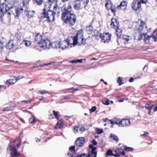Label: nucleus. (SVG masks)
<instances>
[{
    "instance_id": "nucleus-1",
    "label": "nucleus",
    "mask_w": 157,
    "mask_h": 157,
    "mask_svg": "<svg viewBox=\"0 0 157 157\" xmlns=\"http://www.w3.org/2000/svg\"><path fill=\"white\" fill-rule=\"evenodd\" d=\"M61 18L63 23L71 26L75 24L77 19L76 15L73 13L61 15Z\"/></svg>"
},
{
    "instance_id": "nucleus-2",
    "label": "nucleus",
    "mask_w": 157,
    "mask_h": 157,
    "mask_svg": "<svg viewBox=\"0 0 157 157\" xmlns=\"http://www.w3.org/2000/svg\"><path fill=\"white\" fill-rule=\"evenodd\" d=\"M83 31L82 30H80L77 32L76 36L73 37V44L74 46H75L77 44L79 45H84L86 44V39H84L83 36Z\"/></svg>"
},
{
    "instance_id": "nucleus-3",
    "label": "nucleus",
    "mask_w": 157,
    "mask_h": 157,
    "mask_svg": "<svg viewBox=\"0 0 157 157\" xmlns=\"http://www.w3.org/2000/svg\"><path fill=\"white\" fill-rule=\"evenodd\" d=\"M70 43L68 39L62 41L54 42L51 43H50V46L53 48H61L62 50L66 49L69 45Z\"/></svg>"
},
{
    "instance_id": "nucleus-4",
    "label": "nucleus",
    "mask_w": 157,
    "mask_h": 157,
    "mask_svg": "<svg viewBox=\"0 0 157 157\" xmlns=\"http://www.w3.org/2000/svg\"><path fill=\"white\" fill-rule=\"evenodd\" d=\"M42 36L40 33L36 34L35 38V41L36 43L38 44L41 48H44V49L48 48L49 44H48L49 42V40L47 39L42 41Z\"/></svg>"
},
{
    "instance_id": "nucleus-5",
    "label": "nucleus",
    "mask_w": 157,
    "mask_h": 157,
    "mask_svg": "<svg viewBox=\"0 0 157 157\" xmlns=\"http://www.w3.org/2000/svg\"><path fill=\"white\" fill-rule=\"evenodd\" d=\"M9 9L8 7L4 3L1 4L0 5V12L2 15L1 16V18H2V14L3 16H6L8 17V20H10V12H8L9 11ZM2 20V19L1 21Z\"/></svg>"
},
{
    "instance_id": "nucleus-6",
    "label": "nucleus",
    "mask_w": 157,
    "mask_h": 157,
    "mask_svg": "<svg viewBox=\"0 0 157 157\" xmlns=\"http://www.w3.org/2000/svg\"><path fill=\"white\" fill-rule=\"evenodd\" d=\"M23 11L22 8H16V7H12L9 9L8 12H10V14L13 15L16 17H18Z\"/></svg>"
},
{
    "instance_id": "nucleus-7",
    "label": "nucleus",
    "mask_w": 157,
    "mask_h": 157,
    "mask_svg": "<svg viewBox=\"0 0 157 157\" xmlns=\"http://www.w3.org/2000/svg\"><path fill=\"white\" fill-rule=\"evenodd\" d=\"M140 21L141 23L138 29V30L141 33H143L144 34L147 33L148 30L145 23L142 20H140Z\"/></svg>"
},
{
    "instance_id": "nucleus-8",
    "label": "nucleus",
    "mask_w": 157,
    "mask_h": 157,
    "mask_svg": "<svg viewBox=\"0 0 157 157\" xmlns=\"http://www.w3.org/2000/svg\"><path fill=\"white\" fill-rule=\"evenodd\" d=\"M119 123V127H124L130 125L131 123L129 119H124L120 121Z\"/></svg>"
},
{
    "instance_id": "nucleus-9",
    "label": "nucleus",
    "mask_w": 157,
    "mask_h": 157,
    "mask_svg": "<svg viewBox=\"0 0 157 157\" xmlns=\"http://www.w3.org/2000/svg\"><path fill=\"white\" fill-rule=\"evenodd\" d=\"M111 35L110 34L106 33L103 34H101L100 37L101 40H104V42L106 43L109 42V41L110 40V37Z\"/></svg>"
},
{
    "instance_id": "nucleus-10",
    "label": "nucleus",
    "mask_w": 157,
    "mask_h": 157,
    "mask_svg": "<svg viewBox=\"0 0 157 157\" xmlns=\"http://www.w3.org/2000/svg\"><path fill=\"white\" fill-rule=\"evenodd\" d=\"M141 7L140 2L135 0L132 4V7L134 10H137L140 8Z\"/></svg>"
},
{
    "instance_id": "nucleus-11",
    "label": "nucleus",
    "mask_w": 157,
    "mask_h": 157,
    "mask_svg": "<svg viewBox=\"0 0 157 157\" xmlns=\"http://www.w3.org/2000/svg\"><path fill=\"white\" fill-rule=\"evenodd\" d=\"M72 6L69 4L68 5H66L63 9V11L61 15H64L66 13H72Z\"/></svg>"
},
{
    "instance_id": "nucleus-12",
    "label": "nucleus",
    "mask_w": 157,
    "mask_h": 157,
    "mask_svg": "<svg viewBox=\"0 0 157 157\" xmlns=\"http://www.w3.org/2000/svg\"><path fill=\"white\" fill-rule=\"evenodd\" d=\"M111 27L114 29H116L119 26V23L116 18H112L111 20V23L110 24Z\"/></svg>"
},
{
    "instance_id": "nucleus-13",
    "label": "nucleus",
    "mask_w": 157,
    "mask_h": 157,
    "mask_svg": "<svg viewBox=\"0 0 157 157\" xmlns=\"http://www.w3.org/2000/svg\"><path fill=\"white\" fill-rule=\"evenodd\" d=\"M85 140L84 137H80L78 138L75 141V144L78 146H82L84 144Z\"/></svg>"
},
{
    "instance_id": "nucleus-14",
    "label": "nucleus",
    "mask_w": 157,
    "mask_h": 157,
    "mask_svg": "<svg viewBox=\"0 0 157 157\" xmlns=\"http://www.w3.org/2000/svg\"><path fill=\"white\" fill-rule=\"evenodd\" d=\"M49 9L45 8L44 9L42 13V17L47 19V21H49Z\"/></svg>"
},
{
    "instance_id": "nucleus-15",
    "label": "nucleus",
    "mask_w": 157,
    "mask_h": 157,
    "mask_svg": "<svg viewBox=\"0 0 157 157\" xmlns=\"http://www.w3.org/2000/svg\"><path fill=\"white\" fill-rule=\"evenodd\" d=\"M53 6L54 9L56 10L58 7L57 1L55 0H50V8Z\"/></svg>"
},
{
    "instance_id": "nucleus-16",
    "label": "nucleus",
    "mask_w": 157,
    "mask_h": 157,
    "mask_svg": "<svg viewBox=\"0 0 157 157\" xmlns=\"http://www.w3.org/2000/svg\"><path fill=\"white\" fill-rule=\"evenodd\" d=\"M127 4V3L126 1H123L121 2L120 4L117 6V8L119 10L123 9L124 10L126 8Z\"/></svg>"
},
{
    "instance_id": "nucleus-17",
    "label": "nucleus",
    "mask_w": 157,
    "mask_h": 157,
    "mask_svg": "<svg viewBox=\"0 0 157 157\" xmlns=\"http://www.w3.org/2000/svg\"><path fill=\"white\" fill-rule=\"evenodd\" d=\"M14 46V44L13 40H10L6 45V47L8 50L13 48Z\"/></svg>"
},
{
    "instance_id": "nucleus-18",
    "label": "nucleus",
    "mask_w": 157,
    "mask_h": 157,
    "mask_svg": "<svg viewBox=\"0 0 157 157\" xmlns=\"http://www.w3.org/2000/svg\"><path fill=\"white\" fill-rule=\"evenodd\" d=\"M50 22H52L55 20V16L56 15V12L50 10Z\"/></svg>"
},
{
    "instance_id": "nucleus-19",
    "label": "nucleus",
    "mask_w": 157,
    "mask_h": 157,
    "mask_svg": "<svg viewBox=\"0 0 157 157\" xmlns=\"http://www.w3.org/2000/svg\"><path fill=\"white\" fill-rule=\"evenodd\" d=\"M25 13L26 15L28 16V17L30 18L33 17L34 14L35 12L33 11L28 10L25 11Z\"/></svg>"
},
{
    "instance_id": "nucleus-20",
    "label": "nucleus",
    "mask_w": 157,
    "mask_h": 157,
    "mask_svg": "<svg viewBox=\"0 0 157 157\" xmlns=\"http://www.w3.org/2000/svg\"><path fill=\"white\" fill-rule=\"evenodd\" d=\"M116 33L117 37L121 38V37L122 31L121 29L119 28V26L116 29Z\"/></svg>"
},
{
    "instance_id": "nucleus-21",
    "label": "nucleus",
    "mask_w": 157,
    "mask_h": 157,
    "mask_svg": "<svg viewBox=\"0 0 157 157\" xmlns=\"http://www.w3.org/2000/svg\"><path fill=\"white\" fill-rule=\"evenodd\" d=\"M143 36H144V40L145 42L147 44H150V36L147 35V33H144Z\"/></svg>"
},
{
    "instance_id": "nucleus-22",
    "label": "nucleus",
    "mask_w": 157,
    "mask_h": 157,
    "mask_svg": "<svg viewBox=\"0 0 157 157\" xmlns=\"http://www.w3.org/2000/svg\"><path fill=\"white\" fill-rule=\"evenodd\" d=\"M105 6L107 9L108 10H110L112 7L111 1L109 0H106Z\"/></svg>"
},
{
    "instance_id": "nucleus-23",
    "label": "nucleus",
    "mask_w": 157,
    "mask_h": 157,
    "mask_svg": "<svg viewBox=\"0 0 157 157\" xmlns=\"http://www.w3.org/2000/svg\"><path fill=\"white\" fill-rule=\"evenodd\" d=\"M97 153L96 151H90V150H89L88 157H96L97 156Z\"/></svg>"
},
{
    "instance_id": "nucleus-24",
    "label": "nucleus",
    "mask_w": 157,
    "mask_h": 157,
    "mask_svg": "<svg viewBox=\"0 0 157 157\" xmlns=\"http://www.w3.org/2000/svg\"><path fill=\"white\" fill-rule=\"evenodd\" d=\"M107 156H114L116 157H119V155H114L112 152V151L111 150H108L106 153Z\"/></svg>"
},
{
    "instance_id": "nucleus-25",
    "label": "nucleus",
    "mask_w": 157,
    "mask_h": 157,
    "mask_svg": "<svg viewBox=\"0 0 157 157\" xmlns=\"http://www.w3.org/2000/svg\"><path fill=\"white\" fill-rule=\"evenodd\" d=\"M75 9L76 10H78L82 8L81 4L79 2H76L74 6Z\"/></svg>"
},
{
    "instance_id": "nucleus-26",
    "label": "nucleus",
    "mask_w": 157,
    "mask_h": 157,
    "mask_svg": "<svg viewBox=\"0 0 157 157\" xmlns=\"http://www.w3.org/2000/svg\"><path fill=\"white\" fill-rule=\"evenodd\" d=\"M108 121L112 124V125L111 126V128H113V126L114 124L118 125V126H119L120 124V121L119 122H118L116 120H113V121L109 120Z\"/></svg>"
},
{
    "instance_id": "nucleus-27",
    "label": "nucleus",
    "mask_w": 157,
    "mask_h": 157,
    "mask_svg": "<svg viewBox=\"0 0 157 157\" xmlns=\"http://www.w3.org/2000/svg\"><path fill=\"white\" fill-rule=\"evenodd\" d=\"M93 30V29L92 25H90L89 26L86 27V31L88 34H90Z\"/></svg>"
},
{
    "instance_id": "nucleus-28",
    "label": "nucleus",
    "mask_w": 157,
    "mask_h": 157,
    "mask_svg": "<svg viewBox=\"0 0 157 157\" xmlns=\"http://www.w3.org/2000/svg\"><path fill=\"white\" fill-rule=\"evenodd\" d=\"M110 136L113 140L116 141V142L118 141L119 140V138L118 136L116 135L111 134H110Z\"/></svg>"
},
{
    "instance_id": "nucleus-29",
    "label": "nucleus",
    "mask_w": 157,
    "mask_h": 157,
    "mask_svg": "<svg viewBox=\"0 0 157 157\" xmlns=\"http://www.w3.org/2000/svg\"><path fill=\"white\" fill-rule=\"evenodd\" d=\"M130 37L126 35L123 36L122 39L124 41V42L125 44H127V42L129 40Z\"/></svg>"
},
{
    "instance_id": "nucleus-30",
    "label": "nucleus",
    "mask_w": 157,
    "mask_h": 157,
    "mask_svg": "<svg viewBox=\"0 0 157 157\" xmlns=\"http://www.w3.org/2000/svg\"><path fill=\"white\" fill-rule=\"evenodd\" d=\"M23 44L26 46H29L31 45L32 42L30 41L24 40L23 41Z\"/></svg>"
},
{
    "instance_id": "nucleus-31",
    "label": "nucleus",
    "mask_w": 157,
    "mask_h": 157,
    "mask_svg": "<svg viewBox=\"0 0 157 157\" xmlns=\"http://www.w3.org/2000/svg\"><path fill=\"white\" fill-rule=\"evenodd\" d=\"M151 38L149 39L150 44H151L152 42H156L157 40V38L154 35H152L151 36H150Z\"/></svg>"
},
{
    "instance_id": "nucleus-32",
    "label": "nucleus",
    "mask_w": 157,
    "mask_h": 157,
    "mask_svg": "<svg viewBox=\"0 0 157 157\" xmlns=\"http://www.w3.org/2000/svg\"><path fill=\"white\" fill-rule=\"evenodd\" d=\"M14 38V40H17L19 41V42H20V40L21 39V35L18 33H17L15 34Z\"/></svg>"
},
{
    "instance_id": "nucleus-33",
    "label": "nucleus",
    "mask_w": 157,
    "mask_h": 157,
    "mask_svg": "<svg viewBox=\"0 0 157 157\" xmlns=\"http://www.w3.org/2000/svg\"><path fill=\"white\" fill-rule=\"evenodd\" d=\"M7 81L9 84L10 85H13L17 82L16 79L13 78L7 80Z\"/></svg>"
},
{
    "instance_id": "nucleus-34",
    "label": "nucleus",
    "mask_w": 157,
    "mask_h": 157,
    "mask_svg": "<svg viewBox=\"0 0 157 157\" xmlns=\"http://www.w3.org/2000/svg\"><path fill=\"white\" fill-rule=\"evenodd\" d=\"M63 127V124L60 122H58L56 125L55 126V128H61Z\"/></svg>"
},
{
    "instance_id": "nucleus-35",
    "label": "nucleus",
    "mask_w": 157,
    "mask_h": 157,
    "mask_svg": "<svg viewBox=\"0 0 157 157\" xmlns=\"http://www.w3.org/2000/svg\"><path fill=\"white\" fill-rule=\"evenodd\" d=\"M33 2L34 3L38 5H40L43 2V0H33Z\"/></svg>"
},
{
    "instance_id": "nucleus-36",
    "label": "nucleus",
    "mask_w": 157,
    "mask_h": 157,
    "mask_svg": "<svg viewBox=\"0 0 157 157\" xmlns=\"http://www.w3.org/2000/svg\"><path fill=\"white\" fill-rule=\"evenodd\" d=\"M154 106V105L152 104H147L145 105V107L146 109L148 110H150Z\"/></svg>"
},
{
    "instance_id": "nucleus-37",
    "label": "nucleus",
    "mask_w": 157,
    "mask_h": 157,
    "mask_svg": "<svg viewBox=\"0 0 157 157\" xmlns=\"http://www.w3.org/2000/svg\"><path fill=\"white\" fill-rule=\"evenodd\" d=\"M109 100L107 98H104L102 100V102L103 104L106 105H108L109 104Z\"/></svg>"
},
{
    "instance_id": "nucleus-38",
    "label": "nucleus",
    "mask_w": 157,
    "mask_h": 157,
    "mask_svg": "<svg viewBox=\"0 0 157 157\" xmlns=\"http://www.w3.org/2000/svg\"><path fill=\"white\" fill-rule=\"evenodd\" d=\"M124 149L126 151H132L133 150V148L129 147H128L126 146H123Z\"/></svg>"
},
{
    "instance_id": "nucleus-39",
    "label": "nucleus",
    "mask_w": 157,
    "mask_h": 157,
    "mask_svg": "<svg viewBox=\"0 0 157 157\" xmlns=\"http://www.w3.org/2000/svg\"><path fill=\"white\" fill-rule=\"evenodd\" d=\"M123 149L121 148H118L116 149L115 151L116 153V155H119V157L120 156V155L121 154V152L122 151Z\"/></svg>"
},
{
    "instance_id": "nucleus-40",
    "label": "nucleus",
    "mask_w": 157,
    "mask_h": 157,
    "mask_svg": "<svg viewBox=\"0 0 157 157\" xmlns=\"http://www.w3.org/2000/svg\"><path fill=\"white\" fill-rule=\"evenodd\" d=\"M53 113L54 115L55 116L56 118L58 120L60 117L59 115L58 114V112L56 111L55 110L53 111Z\"/></svg>"
},
{
    "instance_id": "nucleus-41",
    "label": "nucleus",
    "mask_w": 157,
    "mask_h": 157,
    "mask_svg": "<svg viewBox=\"0 0 157 157\" xmlns=\"http://www.w3.org/2000/svg\"><path fill=\"white\" fill-rule=\"evenodd\" d=\"M77 90H76L75 89H74L73 88H71L68 89L67 90H66L64 92L65 93L71 92Z\"/></svg>"
},
{
    "instance_id": "nucleus-42",
    "label": "nucleus",
    "mask_w": 157,
    "mask_h": 157,
    "mask_svg": "<svg viewBox=\"0 0 157 157\" xmlns=\"http://www.w3.org/2000/svg\"><path fill=\"white\" fill-rule=\"evenodd\" d=\"M90 148L91 149L90 151H95L96 149V147L92 144H90L89 146Z\"/></svg>"
},
{
    "instance_id": "nucleus-43",
    "label": "nucleus",
    "mask_w": 157,
    "mask_h": 157,
    "mask_svg": "<svg viewBox=\"0 0 157 157\" xmlns=\"http://www.w3.org/2000/svg\"><path fill=\"white\" fill-rule=\"evenodd\" d=\"M37 93L38 94H43L46 93L48 94V92L46 90H39Z\"/></svg>"
},
{
    "instance_id": "nucleus-44",
    "label": "nucleus",
    "mask_w": 157,
    "mask_h": 157,
    "mask_svg": "<svg viewBox=\"0 0 157 157\" xmlns=\"http://www.w3.org/2000/svg\"><path fill=\"white\" fill-rule=\"evenodd\" d=\"M97 134H100L103 132V131L102 129L98 128H96L95 129Z\"/></svg>"
},
{
    "instance_id": "nucleus-45",
    "label": "nucleus",
    "mask_w": 157,
    "mask_h": 157,
    "mask_svg": "<svg viewBox=\"0 0 157 157\" xmlns=\"http://www.w3.org/2000/svg\"><path fill=\"white\" fill-rule=\"evenodd\" d=\"M14 78H16L15 79L16 80V81H17V82L18 81V80H19L20 79H21V78H25V77L24 76H18V77H16V76H14Z\"/></svg>"
},
{
    "instance_id": "nucleus-46",
    "label": "nucleus",
    "mask_w": 157,
    "mask_h": 157,
    "mask_svg": "<svg viewBox=\"0 0 157 157\" xmlns=\"http://www.w3.org/2000/svg\"><path fill=\"white\" fill-rule=\"evenodd\" d=\"M69 150L71 152H75V147L74 146H72L70 147H69Z\"/></svg>"
},
{
    "instance_id": "nucleus-47",
    "label": "nucleus",
    "mask_w": 157,
    "mask_h": 157,
    "mask_svg": "<svg viewBox=\"0 0 157 157\" xmlns=\"http://www.w3.org/2000/svg\"><path fill=\"white\" fill-rule=\"evenodd\" d=\"M13 107H7L5 108L4 109H3V111H8L9 110H13Z\"/></svg>"
},
{
    "instance_id": "nucleus-48",
    "label": "nucleus",
    "mask_w": 157,
    "mask_h": 157,
    "mask_svg": "<svg viewBox=\"0 0 157 157\" xmlns=\"http://www.w3.org/2000/svg\"><path fill=\"white\" fill-rule=\"evenodd\" d=\"M122 79V78L121 77H119L118 78L117 82L119 83V85L120 86L121 85V84H123L121 82Z\"/></svg>"
},
{
    "instance_id": "nucleus-49",
    "label": "nucleus",
    "mask_w": 157,
    "mask_h": 157,
    "mask_svg": "<svg viewBox=\"0 0 157 157\" xmlns=\"http://www.w3.org/2000/svg\"><path fill=\"white\" fill-rule=\"evenodd\" d=\"M74 132L76 134L78 132H79L78 129L79 128L78 126L75 127L74 128Z\"/></svg>"
},
{
    "instance_id": "nucleus-50",
    "label": "nucleus",
    "mask_w": 157,
    "mask_h": 157,
    "mask_svg": "<svg viewBox=\"0 0 157 157\" xmlns=\"http://www.w3.org/2000/svg\"><path fill=\"white\" fill-rule=\"evenodd\" d=\"M29 121L31 123H32L35 122L36 121V120L33 117H31L29 119Z\"/></svg>"
},
{
    "instance_id": "nucleus-51",
    "label": "nucleus",
    "mask_w": 157,
    "mask_h": 157,
    "mask_svg": "<svg viewBox=\"0 0 157 157\" xmlns=\"http://www.w3.org/2000/svg\"><path fill=\"white\" fill-rule=\"evenodd\" d=\"M85 130V128L84 127L82 126L80 128H79V131L80 133H82V132H84Z\"/></svg>"
},
{
    "instance_id": "nucleus-52",
    "label": "nucleus",
    "mask_w": 157,
    "mask_h": 157,
    "mask_svg": "<svg viewBox=\"0 0 157 157\" xmlns=\"http://www.w3.org/2000/svg\"><path fill=\"white\" fill-rule=\"evenodd\" d=\"M96 109V107L95 106H94L90 109V111L91 112H94Z\"/></svg>"
},
{
    "instance_id": "nucleus-53",
    "label": "nucleus",
    "mask_w": 157,
    "mask_h": 157,
    "mask_svg": "<svg viewBox=\"0 0 157 157\" xmlns=\"http://www.w3.org/2000/svg\"><path fill=\"white\" fill-rule=\"evenodd\" d=\"M59 64L58 62H52L50 63V65H58Z\"/></svg>"
},
{
    "instance_id": "nucleus-54",
    "label": "nucleus",
    "mask_w": 157,
    "mask_h": 157,
    "mask_svg": "<svg viewBox=\"0 0 157 157\" xmlns=\"http://www.w3.org/2000/svg\"><path fill=\"white\" fill-rule=\"evenodd\" d=\"M3 46V43L1 41H0V52L2 51Z\"/></svg>"
},
{
    "instance_id": "nucleus-55",
    "label": "nucleus",
    "mask_w": 157,
    "mask_h": 157,
    "mask_svg": "<svg viewBox=\"0 0 157 157\" xmlns=\"http://www.w3.org/2000/svg\"><path fill=\"white\" fill-rule=\"evenodd\" d=\"M140 33V35L139 37V40H141L142 39H143V37H144V36L143 35L144 34V33Z\"/></svg>"
},
{
    "instance_id": "nucleus-56",
    "label": "nucleus",
    "mask_w": 157,
    "mask_h": 157,
    "mask_svg": "<svg viewBox=\"0 0 157 157\" xmlns=\"http://www.w3.org/2000/svg\"><path fill=\"white\" fill-rule=\"evenodd\" d=\"M148 134V133L147 132H145L143 134H141V136L146 137L147 136Z\"/></svg>"
},
{
    "instance_id": "nucleus-57",
    "label": "nucleus",
    "mask_w": 157,
    "mask_h": 157,
    "mask_svg": "<svg viewBox=\"0 0 157 157\" xmlns=\"http://www.w3.org/2000/svg\"><path fill=\"white\" fill-rule=\"evenodd\" d=\"M31 0H24L23 3L24 4H25L28 3Z\"/></svg>"
},
{
    "instance_id": "nucleus-58",
    "label": "nucleus",
    "mask_w": 157,
    "mask_h": 157,
    "mask_svg": "<svg viewBox=\"0 0 157 157\" xmlns=\"http://www.w3.org/2000/svg\"><path fill=\"white\" fill-rule=\"evenodd\" d=\"M92 143L94 145H96L97 144V142L94 140H92Z\"/></svg>"
},
{
    "instance_id": "nucleus-59",
    "label": "nucleus",
    "mask_w": 157,
    "mask_h": 157,
    "mask_svg": "<svg viewBox=\"0 0 157 157\" xmlns=\"http://www.w3.org/2000/svg\"><path fill=\"white\" fill-rule=\"evenodd\" d=\"M140 1L139 2H140V3H146L147 1V0H140Z\"/></svg>"
},
{
    "instance_id": "nucleus-60",
    "label": "nucleus",
    "mask_w": 157,
    "mask_h": 157,
    "mask_svg": "<svg viewBox=\"0 0 157 157\" xmlns=\"http://www.w3.org/2000/svg\"><path fill=\"white\" fill-rule=\"evenodd\" d=\"M22 102H25L26 103H29L31 102V101L30 100L29 101H25L23 100L21 101Z\"/></svg>"
},
{
    "instance_id": "nucleus-61",
    "label": "nucleus",
    "mask_w": 157,
    "mask_h": 157,
    "mask_svg": "<svg viewBox=\"0 0 157 157\" xmlns=\"http://www.w3.org/2000/svg\"><path fill=\"white\" fill-rule=\"evenodd\" d=\"M111 10V12L114 13H115V9L114 8H113L112 7L110 9Z\"/></svg>"
},
{
    "instance_id": "nucleus-62",
    "label": "nucleus",
    "mask_w": 157,
    "mask_h": 157,
    "mask_svg": "<svg viewBox=\"0 0 157 157\" xmlns=\"http://www.w3.org/2000/svg\"><path fill=\"white\" fill-rule=\"evenodd\" d=\"M70 63H77V60L75 59L69 62Z\"/></svg>"
},
{
    "instance_id": "nucleus-63",
    "label": "nucleus",
    "mask_w": 157,
    "mask_h": 157,
    "mask_svg": "<svg viewBox=\"0 0 157 157\" xmlns=\"http://www.w3.org/2000/svg\"><path fill=\"white\" fill-rule=\"evenodd\" d=\"M80 157H88V156L86 154H83L80 155Z\"/></svg>"
},
{
    "instance_id": "nucleus-64",
    "label": "nucleus",
    "mask_w": 157,
    "mask_h": 157,
    "mask_svg": "<svg viewBox=\"0 0 157 157\" xmlns=\"http://www.w3.org/2000/svg\"><path fill=\"white\" fill-rule=\"evenodd\" d=\"M77 63H82V61L84 60L83 59H77Z\"/></svg>"
}]
</instances>
